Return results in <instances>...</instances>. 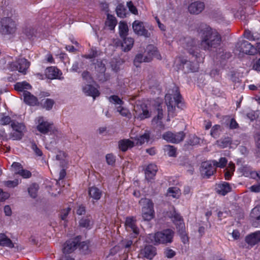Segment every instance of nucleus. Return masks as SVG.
I'll return each instance as SVG.
<instances>
[{
  "mask_svg": "<svg viewBox=\"0 0 260 260\" xmlns=\"http://www.w3.org/2000/svg\"><path fill=\"white\" fill-rule=\"evenodd\" d=\"M202 37L200 47L204 50H212L220 44L221 38L219 34L209 26L205 25L200 31Z\"/></svg>",
  "mask_w": 260,
  "mask_h": 260,
  "instance_id": "1",
  "label": "nucleus"
},
{
  "mask_svg": "<svg viewBox=\"0 0 260 260\" xmlns=\"http://www.w3.org/2000/svg\"><path fill=\"white\" fill-rule=\"evenodd\" d=\"M173 237L174 232L171 230L167 229L154 234H149L146 240L147 242L154 245L167 244L173 241Z\"/></svg>",
  "mask_w": 260,
  "mask_h": 260,
  "instance_id": "2",
  "label": "nucleus"
},
{
  "mask_svg": "<svg viewBox=\"0 0 260 260\" xmlns=\"http://www.w3.org/2000/svg\"><path fill=\"white\" fill-rule=\"evenodd\" d=\"M165 101L168 107V121H170V117L174 115L175 107L176 105L179 107V104L181 103V96L177 88H175V92L173 94H167L165 96Z\"/></svg>",
  "mask_w": 260,
  "mask_h": 260,
  "instance_id": "3",
  "label": "nucleus"
},
{
  "mask_svg": "<svg viewBox=\"0 0 260 260\" xmlns=\"http://www.w3.org/2000/svg\"><path fill=\"white\" fill-rule=\"evenodd\" d=\"M134 112L135 118L143 120L151 116L152 109L150 104L138 102L134 107Z\"/></svg>",
  "mask_w": 260,
  "mask_h": 260,
  "instance_id": "4",
  "label": "nucleus"
},
{
  "mask_svg": "<svg viewBox=\"0 0 260 260\" xmlns=\"http://www.w3.org/2000/svg\"><path fill=\"white\" fill-rule=\"evenodd\" d=\"M139 204L142 206V216L144 220L150 221L154 217V210L152 201L147 198L142 199Z\"/></svg>",
  "mask_w": 260,
  "mask_h": 260,
  "instance_id": "5",
  "label": "nucleus"
},
{
  "mask_svg": "<svg viewBox=\"0 0 260 260\" xmlns=\"http://www.w3.org/2000/svg\"><path fill=\"white\" fill-rule=\"evenodd\" d=\"M147 50L148 51V56H143L142 54H138L134 61L135 66L139 67V63L142 62H149L152 60L153 57L158 59H161L160 54L158 52L157 49L152 45L149 46Z\"/></svg>",
  "mask_w": 260,
  "mask_h": 260,
  "instance_id": "6",
  "label": "nucleus"
},
{
  "mask_svg": "<svg viewBox=\"0 0 260 260\" xmlns=\"http://www.w3.org/2000/svg\"><path fill=\"white\" fill-rule=\"evenodd\" d=\"M171 218L173 222L176 225L177 228L179 229L182 241L185 244L188 242V237L184 230L185 225L182 217L176 211H174Z\"/></svg>",
  "mask_w": 260,
  "mask_h": 260,
  "instance_id": "7",
  "label": "nucleus"
},
{
  "mask_svg": "<svg viewBox=\"0 0 260 260\" xmlns=\"http://www.w3.org/2000/svg\"><path fill=\"white\" fill-rule=\"evenodd\" d=\"M1 31L4 34L13 35L17 30V24L11 18H4L1 21Z\"/></svg>",
  "mask_w": 260,
  "mask_h": 260,
  "instance_id": "8",
  "label": "nucleus"
},
{
  "mask_svg": "<svg viewBox=\"0 0 260 260\" xmlns=\"http://www.w3.org/2000/svg\"><path fill=\"white\" fill-rule=\"evenodd\" d=\"M11 127L12 131L10 134L11 138L13 140L21 139L25 132L24 125L23 123L14 121L11 123Z\"/></svg>",
  "mask_w": 260,
  "mask_h": 260,
  "instance_id": "9",
  "label": "nucleus"
},
{
  "mask_svg": "<svg viewBox=\"0 0 260 260\" xmlns=\"http://www.w3.org/2000/svg\"><path fill=\"white\" fill-rule=\"evenodd\" d=\"M180 62L181 63L179 64V67H178L179 69L182 68L185 72H197L198 70L199 63L198 61L191 62L187 60H183L179 57L175 60V64L178 66Z\"/></svg>",
  "mask_w": 260,
  "mask_h": 260,
  "instance_id": "10",
  "label": "nucleus"
},
{
  "mask_svg": "<svg viewBox=\"0 0 260 260\" xmlns=\"http://www.w3.org/2000/svg\"><path fill=\"white\" fill-rule=\"evenodd\" d=\"M37 129L42 134H47L52 132L54 133V126L52 123L46 120L43 117H39L37 119Z\"/></svg>",
  "mask_w": 260,
  "mask_h": 260,
  "instance_id": "11",
  "label": "nucleus"
},
{
  "mask_svg": "<svg viewBox=\"0 0 260 260\" xmlns=\"http://www.w3.org/2000/svg\"><path fill=\"white\" fill-rule=\"evenodd\" d=\"M178 44L187 50L190 54L197 58V55H194V51L197 49V46L194 45L195 41L189 38H182L178 42Z\"/></svg>",
  "mask_w": 260,
  "mask_h": 260,
  "instance_id": "12",
  "label": "nucleus"
},
{
  "mask_svg": "<svg viewBox=\"0 0 260 260\" xmlns=\"http://www.w3.org/2000/svg\"><path fill=\"white\" fill-rule=\"evenodd\" d=\"M215 170L213 160H209L202 162L201 172L203 177L209 178L214 174Z\"/></svg>",
  "mask_w": 260,
  "mask_h": 260,
  "instance_id": "13",
  "label": "nucleus"
},
{
  "mask_svg": "<svg viewBox=\"0 0 260 260\" xmlns=\"http://www.w3.org/2000/svg\"><path fill=\"white\" fill-rule=\"evenodd\" d=\"M109 101L115 105H119L116 107L117 111L123 116H128L130 113L128 110L121 105L123 104V101L117 95H112L109 98Z\"/></svg>",
  "mask_w": 260,
  "mask_h": 260,
  "instance_id": "14",
  "label": "nucleus"
},
{
  "mask_svg": "<svg viewBox=\"0 0 260 260\" xmlns=\"http://www.w3.org/2000/svg\"><path fill=\"white\" fill-rule=\"evenodd\" d=\"M132 26L134 31L137 35L143 36L145 37H149L150 36V33L145 29L142 22L136 20L133 22Z\"/></svg>",
  "mask_w": 260,
  "mask_h": 260,
  "instance_id": "15",
  "label": "nucleus"
},
{
  "mask_svg": "<svg viewBox=\"0 0 260 260\" xmlns=\"http://www.w3.org/2000/svg\"><path fill=\"white\" fill-rule=\"evenodd\" d=\"M79 241L80 238L78 237L67 241L64 244L63 248V253H70L74 251Z\"/></svg>",
  "mask_w": 260,
  "mask_h": 260,
  "instance_id": "16",
  "label": "nucleus"
},
{
  "mask_svg": "<svg viewBox=\"0 0 260 260\" xmlns=\"http://www.w3.org/2000/svg\"><path fill=\"white\" fill-rule=\"evenodd\" d=\"M29 62L26 59L23 58L18 59L16 62L14 63V66L15 67L16 70L24 74L29 68Z\"/></svg>",
  "mask_w": 260,
  "mask_h": 260,
  "instance_id": "17",
  "label": "nucleus"
},
{
  "mask_svg": "<svg viewBox=\"0 0 260 260\" xmlns=\"http://www.w3.org/2000/svg\"><path fill=\"white\" fill-rule=\"evenodd\" d=\"M250 217L253 226H260V206H256L252 210Z\"/></svg>",
  "mask_w": 260,
  "mask_h": 260,
  "instance_id": "18",
  "label": "nucleus"
},
{
  "mask_svg": "<svg viewBox=\"0 0 260 260\" xmlns=\"http://www.w3.org/2000/svg\"><path fill=\"white\" fill-rule=\"evenodd\" d=\"M46 78L49 79L59 78L61 75L60 71L54 67L47 68L45 71Z\"/></svg>",
  "mask_w": 260,
  "mask_h": 260,
  "instance_id": "19",
  "label": "nucleus"
},
{
  "mask_svg": "<svg viewBox=\"0 0 260 260\" xmlns=\"http://www.w3.org/2000/svg\"><path fill=\"white\" fill-rule=\"evenodd\" d=\"M204 3L197 1L191 3L188 9L191 14H198L204 10Z\"/></svg>",
  "mask_w": 260,
  "mask_h": 260,
  "instance_id": "20",
  "label": "nucleus"
},
{
  "mask_svg": "<svg viewBox=\"0 0 260 260\" xmlns=\"http://www.w3.org/2000/svg\"><path fill=\"white\" fill-rule=\"evenodd\" d=\"M245 242L251 247L260 242V231H257L247 236L245 238Z\"/></svg>",
  "mask_w": 260,
  "mask_h": 260,
  "instance_id": "21",
  "label": "nucleus"
},
{
  "mask_svg": "<svg viewBox=\"0 0 260 260\" xmlns=\"http://www.w3.org/2000/svg\"><path fill=\"white\" fill-rule=\"evenodd\" d=\"M125 228L128 231H133L137 235L139 234V229L136 225V220L133 217H127L125 223Z\"/></svg>",
  "mask_w": 260,
  "mask_h": 260,
  "instance_id": "22",
  "label": "nucleus"
},
{
  "mask_svg": "<svg viewBox=\"0 0 260 260\" xmlns=\"http://www.w3.org/2000/svg\"><path fill=\"white\" fill-rule=\"evenodd\" d=\"M157 170V167L155 165L152 164L148 165L145 170V174L146 179L148 180L153 179Z\"/></svg>",
  "mask_w": 260,
  "mask_h": 260,
  "instance_id": "23",
  "label": "nucleus"
},
{
  "mask_svg": "<svg viewBox=\"0 0 260 260\" xmlns=\"http://www.w3.org/2000/svg\"><path fill=\"white\" fill-rule=\"evenodd\" d=\"M140 254L147 258L152 259L156 254V248L152 246H147L141 250Z\"/></svg>",
  "mask_w": 260,
  "mask_h": 260,
  "instance_id": "24",
  "label": "nucleus"
},
{
  "mask_svg": "<svg viewBox=\"0 0 260 260\" xmlns=\"http://www.w3.org/2000/svg\"><path fill=\"white\" fill-rule=\"evenodd\" d=\"M83 91L86 95L93 97L94 99L100 95L98 89L91 84H87L84 86Z\"/></svg>",
  "mask_w": 260,
  "mask_h": 260,
  "instance_id": "25",
  "label": "nucleus"
},
{
  "mask_svg": "<svg viewBox=\"0 0 260 260\" xmlns=\"http://www.w3.org/2000/svg\"><path fill=\"white\" fill-rule=\"evenodd\" d=\"M231 189L229 183L225 182L217 184L216 187L217 192L222 196H224L230 192Z\"/></svg>",
  "mask_w": 260,
  "mask_h": 260,
  "instance_id": "26",
  "label": "nucleus"
},
{
  "mask_svg": "<svg viewBox=\"0 0 260 260\" xmlns=\"http://www.w3.org/2000/svg\"><path fill=\"white\" fill-rule=\"evenodd\" d=\"M239 51L244 53L251 55L254 53L255 49L250 43L244 41L241 44V48Z\"/></svg>",
  "mask_w": 260,
  "mask_h": 260,
  "instance_id": "27",
  "label": "nucleus"
},
{
  "mask_svg": "<svg viewBox=\"0 0 260 260\" xmlns=\"http://www.w3.org/2000/svg\"><path fill=\"white\" fill-rule=\"evenodd\" d=\"M24 102L29 105H36L38 103V99L29 92H25L22 95Z\"/></svg>",
  "mask_w": 260,
  "mask_h": 260,
  "instance_id": "28",
  "label": "nucleus"
},
{
  "mask_svg": "<svg viewBox=\"0 0 260 260\" xmlns=\"http://www.w3.org/2000/svg\"><path fill=\"white\" fill-rule=\"evenodd\" d=\"M243 175L246 177H249L251 178L260 179V171L255 172L251 171V169L248 167H244L242 169Z\"/></svg>",
  "mask_w": 260,
  "mask_h": 260,
  "instance_id": "29",
  "label": "nucleus"
},
{
  "mask_svg": "<svg viewBox=\"0 0 260 260\" xmlns=\"http://www.w3.org/2000/svg\"><path fill=\"white\" fill-rule=\"evenodd\" d=\"M157 112V115L153 119L152 123L154 125H156L157 126H159L160 127L164 128V126L162 122V119L163 117L162 110L161 109V106L160 105L158 106Z\"/></svg>",
  "mask_w": 260,
  "mask_h": 260,
  "instance_id": "30",
  "label": "nucleus"
},
{
  "mask_svg": "<svg viewBox=\"0 0 260 260\" xmlns=\"http://www.w3.org/2000/svg\"><path fill=\"white\" fill-rule=\"evenodd\" d=\"M15 89L18 91L22 92V94L25 92H28L27 90L31 88V85L25 81L17 83L14 86Z\"/></svg>",
  "mask_w": 260,
  "mask_h": 260,
  "instance_id": "31",
  "label": "nucleus"
},
{
  "mask_svg": "<svg viewBox=\"0 0 260 260\" xmlns=\"http://www.w3.org/2000/svg\"><path fill=\"white\" fill-rule=\"evenodd\" d=\"M135 142L128 139L121 140L119 142V148L122 151H126L134 146Z\"/></svg>",
  "mask_w": 260,
  "mask_h": 260,
  "instance_id": "32",
  "label": "nucleus"
},
{
  "mask_svg": "<svg viewBox=\"0 0 260 260\" xmlns=\"http://www.w3.org/2000/svg\"><path fill=\"white\" fill-rule=\"evenodd\" d=\"M134 43V39L131 37L124 38L121 44L122 49L124 51H128L133 47Z\"/></svg>",
  "mask_w": 260,
  "mask_h": 260,
  "instance_id": "33",
  "label": "nucleus"
},
{
  "mask_svg": "<svg viewBox=\"0 0 260 260\" xmlns=\"http://www.w3.org/2000/svg\"><path fill=\"white\" fill-rule=\"evenodd\" d=\"M181 190L179 188L177 187H171L168 188L166 196L175 199H178L181 196Z\"/></svg>",
  "mask_w": 260,
  "mask_h": 260,
  "instance_id": "34",
  "label": "nucleus"
},
{
  "mask_svg": "<svg viewBox=\"0 0 260 260\" xmlns=\"http://www.w3.org/2000/svg\"><path fill=\"white\" fill-rule=\"evenodd\" d=\"M149 134L148 133H145L143 135H141L139 137H135L132 135L131 136V139L134 140L135 143L136 144H142L146 142H148L149 139Z\"/></svg>",
  "mask_w": 260,
  "mask_h": 260,
  "instance_id": "35",
  "label": "nucleus"
},
{
  "mask_svg": "<svg viewBox=\"0 0 260 260\" xmlns=\"http://www.w3.org/2000/svg\"><path fill=\"white\" fill-rule=\"evenodd\" d=\"M23 34L30 39L36 37L37 35V29L31 26H26L23 29Z\"/></svg>",
  "mask_w": 260,
  "mask_h": 260,
  "instance_id": "36",
  "label": "nucleus"
},
{
  "mask_svg": "<svg viewBox=\"0 0 260 260\" xmlns=\"http://www.w3.org/2000/svg\"><path fill=\"white\" fill-rule=\"evenodd\" d=\"M0 246L13 247L14 245L11 239L5 234L0 233Z\"/></svg>",
  "mask_w": 260,
  "mask_h": 260,
  "instance_id": "37",
  "label": "nucleus"
},
{
  "mask_svg": "<svg viewBox=\"0 0 260 260\" xmlns=\"http://www.w3.org/2000/svg\"><path fill=\"white\" fill-rule=\"evenodd\" d=\"M88 193L89 196L94 200H99L101 198L102 192L96 187H91L89 188Z\"/></svg>",
  "mask_w": 260,
  "mask_h": 260,
  "instance_id": "38",
  "label": "nucleus"
},
{
  "mask_svg": "<svg viewBox=\"0 0 260 260\" xmlns=\"http://www.w3.org/2000/svg\"><path fill=\"white\" fill-rule=\"evenodd\" d=\"M235 165L232 162H230L228 167L225 169L224 173V178L226 180H230L234 174L235 171Z\"/></svg>",
  "mask_w": 260,
  "mask_h": 260,
  "instance_id": "39",
  "label": "nucleus"
},
{
  "mask_svg": "<svg viewBox=\"0 0 260 260\" xmlns=\"http://www.w3.org/2000/svg\"><path fill=\"white\" fill-rule=\"evenodd\" d=\"M174 134L171 132H168L165 133L163 136L162 138L164 140H166L167 141L171 143H178V141L181 139V138H174Z\"/></svg>",
  "mask_w": 260,
  "mask_h": 260,
  "instance_id": "40",
  "label": "nucleus"
},
{
  "mask_svg": "<svg viewBox=\"0 0 260 260\" xmlns=\"http://www.w3.org/2000/svg\"><path fill=\"white\" fill-rule=\"evenodd\" d=\"M105 23L106 25L108 26L111 30H113L115 28L117 22L115 17L108 14Z\"/></svg>",
  "mask_w": 260,
  "mask_h": 260,
  "instance_id": "41",
  "label": "nucleus"
},
{
  "mask_svg": "<svg viewBox=\"0 0 260 260\" xmlns=\"http://www.w3.org/2000/svg\"><path fill=\"white\" fill-rule=\"evenodd\" d=\"M128 30L127 24L124 22H120L119 24V31L120 37L124 38L127 35Z\"/></svg>",
  "mask_w": 260,
  "mask_h": 260,
  "instance_id": "42",
  "label": "nucleus"
},
{
  "mask_svg": "<svg viewBox=\"0 0 260 260\" xmlns=\"http://www.w3.org/2000/svg\"><path fill=\"white\" fill-rule=\"evenodd\" d=\"M79 224L81 227L88 228L92 225V221L89 217H86L80 220Z\"/></svg>",
  "mask_w": 260,
  "mask_h": 260,
  "instance_id": "43",
  "label": "nucleus"
},
{
  "mask_svg": "<svg viewBox=\"0 0 260 260\" xmlns=\"http://www.w3.org/2000/svg\"><path fill=\"white\" fill-rule=\"evenodd\" d=\"M116 12L118 17L123 18L126 16V10L123 5H119L116 8Z\"/></svg>",
  "mask_w": 260,
  "mask_h": 260,
  "instance_id": "44",
  "label": "nucleus"
},
{
  "mask_svg": "<svg viewBox=\"0 0 260 260\" xmlns=\"http://www.w3.org/2000/svg\"><path fill=\"white\" fill-rule=\"evenodd\" d=\"M38 189V185L37 184H33L28 188V192L32 198H35L36 197Z\"/></svg>",
  "mask_w": 260,
  "mask_h": 260,
  "instance_id": "45",
  "label": "nucleus"
},
{
  "mask_svg": "<svg viewBox=\"0 0 260 260\" xmlns=\"http://www.w3.org/2000/svg\"><path fill=\"white\" fill-rule=\"evenodd\" d=\"M228 160L225 157H221L219 159V162L216 160H213L215 168L216 167H219L221 168H224L227 164Z\"/></svg>",
  "mask_w": 260,
  "mask_h": 260,
  "instance_id": "46",
  "label": "nucleus"
},
{
  "mask_svg": "<svg viewBox=\"0 0 260 260\" xmlns=\"http://www.w3.org/2000/svg\"><path fill=\"white\" fill-rule=\"evenodd\" d=\"M165 150L169 156H176V150L174 147L171 145H167L165 147Z\"/></svg>",
  "mask_w": 260,
  "mask_h": 260,
  "instance_id": "47",
  "label": "nucleus"
},
{
  "mask_svg": "<svg viewBox=\"0 0 260 260\" xmlns=\"http://www.w3.org/2000/svg\"><path fill=\"white\" fill-rule=\"evenodd\" d=\"M12 122H14V121L11 120L10 117L8 116L2 115L0 118V124L1 125L11 124Z\"/></svg>",
  "mask_w": 260,
  "mask_h": 260,
  "instance_id": "48",
  "label": "nucleus"
},
{
  "mask_svg": "<svg viewBox=\"0 0 260 260\" xmlns=\"http://www.w3.org/2000/svg\"><path fill=\"white\" fill-rule=\"evenodd\" d=\"M20 180L18 179H15V180L13 181H5L4 182V184L6 186L9 187V188H13L14 187L18 185V184L20 182Z\"/></svg>",
  "mask_w": 260,
  "mask_h": 260,
  "instance_id": "49",
  "label": "nucleus"
},
{
  "mask_svg": "<svg viewBox=\"0 0 260 260\" xmlns=\"http://www.w3.org/2000/svg\"><path fill=\"white\" fill-rule=\"evenodd\" d=\"M22 167L20 164L18 162H14L11 166L12 171L16 174H18V172L21 170Z\"/></svg>",
  "mask_w": 260,
  "mask_h": 260,
  "instance_id": "50",
  "label": "nucleus"
},
{
  "mask_svg": "<svg viewBox=\"0 0 260 260\" xmlns=\"http://www.w3.org/2000/svg\"><path fill=\"white\" fill-rule=\"evenodd\" d=\"M244 36L245 38L250 40H254L260 38V37H258L256 35H254L253 34H252L251 32L248 30H246L245 31L244 33Z\"/></svg>",
  "mask_w": 260,
  "mask_h": 260,
  "instance_id": "51",
  "label": "nucleus"
},
{
  "mask_svg": "<svg viewBox=\"0 0 260 260\" xmlns=\"http://www.w3.org/2000/svg\"><path fill=\"white\" fill-rule=\"evenodd\" d=\"M217 144L222 148L228 147L231 144V140L230 138H225L223 140L218 141Z\"/></svg>",
  "mask_w": 260,
  "mask_h": 260,
  "instance_id": "52",
  "label": "nucleus"
},
{
  "mask_svg": "<svg viewBox=\"0 0 260 260\" xmlns=\"http://www.w3.org/2000/svg\"><path fill=\"white\" fill-rule=\"evenodd\" d=\"M221 131V127L219 125L214 126L211 131V135L213 137H216L218 134L219 132Z\"/></svg>",
  "mask_w": 260,
  "mask_h": 260,
  "instance_id": "53",
  "label": "nucleus"
},
{
  "mask_svg": "<svg viewBox=\"0 0 260 260\" xmlns=\"http://www.w3.org/2000/svg\"><path fill=\"white\" fill-rule=\"evenodd\" d=\"M18 174L20 175L24 178H28L31 175V173L29 171L23 169L22 168L21 169V170L18 172Z\"/></svg>",
  "mask_w": 260,
  "mask_h": 260,
  "instance_id": "54",
  "label": "nucleus"
},
{
  "mask_svg": "<svg viewBox=\"0 0 260 260\" xmlns=\"http://www.w3.org/2000/svg\"><path fill=\"white\" fill-rule=\"evenodd\" d=\"M54 104V102L53 100L51 99H47L44 102L43 104L44 107L47 110H50L52 108L53 105Z\"/></svg>",
  "mask_w": 260,
  "mask_h": 260,
  "instance_id": "55",
  "label": "nucleus"
},
{
  "mask_svg": "<svg viewBox=\"0 0 260 260\" xmlns=\"http://www.w3.org/2000/svg\"><path fill=\"white\" fill-rule=\"evenodd\" d=\"M107 162L109 165H112L115 161V158L114 155L112 154H108L106 155Z\"/></svg>",
  "mask_w": 260,
  "mask_h": 260,
  "instance_id": "56",
  "label": "nucleus"
},
{
  "mask_svg": "<svg viewBox=\"0 0 260 260\" xmlns=\"http://www.w3.org/2000/svg\"><path fill=\"white\" fill-rule=\"evenodd\" d=\"M127 6L129 9V10L134 14H138V11L136 8L133 5V3L131 2H129L127 3Z\"/></svg>",
  "mask_w": 260,
  "mask_h": 260,
  "instance_id": "57",
  "label": "nucleus"
},
{
  "mask_svg": "<svg viewBox=\"0 0 260 260\" xmlns=\"http://www.w3.org/2000/svg\"><path fill=\"white\" fill-rule=\"evenodd\" d=\"M71 211V208L68 207L67 209L62 210L61 212L60 217L62 220H65L69 213Z\"/></svg>",
  "mask_w": 260,
  "mask_h": 260,
  "instance_id": "58",
  "label": "nucleus"
},
{
  "mask_svg": "<svg viewBox=\"0 0 260 260\" xmlns=\"http://www.w3.org/2000/svg\"><path fill=\"white\" fill-rule=\"evenodd\" d=\"M165 254L168 258H172L175 255V252L172 249L167 248L165 250Z\"/></svg>",
  "mask_w": 260,
  "mask_h": 260,
  "instance_id": "59",
  "label": "nucleus"
},
{
  "mask_svg": "<svg viewBox=\"0 0 260 260\" xmlns=\"http://www.w3.org/2000/svg\"><path fill=\"white\" fill-rule=\"evenodd\" d=\"M82 77L83 78L86 80L87 82L88 83H91L93 81L88 72H83L82 74Z\"/></svg>",
  "mask_w": 260,
  "mask_h": 260,
  "instance_id": "60",
  "label": "nucleus"
},
{
  "mask_svg": "<svg viewBox=\"0 0 260 260\" xmlns=\"http://www.w3.org/2000/svg\"><path fill=\"white\" fill-rule=\"evenodd\" d=\"M253 69L255 71H260V59L253 60Z\"/></svg>",
  "mask_w": 260,
  "mask_h": 260,
  "instance_id": "61",
  "label": "nucleus"
},
{
  "mask_svg": "<svg viewBox=\"0 0 260 260\" xmlns=\"http://www.w3.org/2000/svg\"><path fill=\"white\" fill-rule=\"evenodd\" d=\"M9 196L10 195L8 192L3 191V190L0 188V201L6 200Z\"/></svg>",
  "mask_w": 260,
  "mask_h": 260,
  "instance_id": "62",
  "label": "nucleus"
},
{
  "mask_svg": "<svg viewBox=\"0 0 260 260\" xmlns=\"http://www.w3.org/2000/svg\"><path fill=\"white\" fill-rule=\"evenodd\" d=\"M200 142V139L195 136H192L189 141V144L192 145H197Z\"/></svg>",
  "mask_w": 260,
  "mask_h": 260,
  "instance_id": "63",
  "label": "nucleus"
},
{
  "mask_svg": "<svg viewBox=\"0 0 260 260\" xmlns=\"http://www.w3.org/2000/svg\"><path fill=\"white\" fill-rule=\"evenodd\" d=\"M249 190L253 192H260V184L253 185L249 188Z\"/></svg>",
  "mask_w": 260,
  "mask_h": 260,
  "instance_id": "64",
  "label": "nucleus"
}]
</instances>
